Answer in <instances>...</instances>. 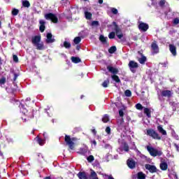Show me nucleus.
<instances>
[{
	"mask_svg": "<svg viewBox=\"0 0 179 179\" xmlns=\"http://www.w3.org/2000/svg\"><path fill=\"white\" fill-rule=\"evenodd\" d=\"M24 104H25L27 107H30V104H31V99L27 98L25 101H22V103H20L19 105L21 113H22V114L27 117H22V120H24V122H26V121H29V120L33 118L34 116L33 115V113H28L29 110H27V109L24 107Z\"/></svg>",
	"mask_w": 179,
	"mask_h": 179,
	"instance_id": "f257e3e1",
	"label": "nucleus"
},
{
	"mask_svg": "<svg viewBox=\"0 0 179 179\" xmlns=\"http://www.w3.org/2000/svg\"><path fill=\"white\" fill-rule=\"evenodd\" d=\"M78 141V138L76 137H72L71 138V136L65 135L64 137V142L69 146V149L71 150H73L75 149V143Z\"/></svg>",
	"mask_w": 179,
	"mask_h": 179,
	"instance_id": "f03ea898",
	"label": "nucleus"
},
{
	"mask_svg": "<svg viewBox=\"0 0 179 179\" xmlns=\"http://www.w3.org/2000/svg\"><path fill=\"white\" fill-rule=\"evenodd\" d=\"M146 149L148 152L150 153V156H152V157L162 156V155H163V152H162L161 150H158L157 149L153 148L152 146L147 145Z\"/></svg>",
	"mask_w": 179,
	"mask_h": 179,
	"instance_id": "7ed1b4c3",
	"label": "nucleus"
},
{
	"mask_svg": "<svg viewBox=\"0 0 179 179\" xmlns=\"http://www.w3.org/2000/svg\"><path fill=\"white\" fill-rule=\"evenodd\" d=\"M112 24L113 26L112 28L113 31H114L117 38L121 40V38L124 37L121 28H120V26H118V24H117L115 22H113Z\"/></svg>",
	"mask_w": 179,
	"mask_h": 179,
	"instance_id": "20e7f679",
	"label": "nucleus"
},
{
	"mask_svg": "<svg viewBox=\"0 0 179 179\" xmlns=\"http://www.w3.org/2000/svg\"><path fill=\"white\" fill-rule=\"evenodd\" d=\"M147 135L148 136H151V138H152L153 139H157L158 141H160V139H162V137L159 136V134L152 129H147Z\"/></svg>",
	"mask_w": 179,
	"mask_h": 179,
	"instance_id": "39448f33",
	"label": "nucleus"
},
{
	"mask_svg": "<svg viewBox=\"0 0 179 179\" xmlns=\"http://www.w3.org/2000/svg\"><path fill=\"white\" fill-rule=\"evenodd\" d=\"M45 19H46V20H51L52 23H58V17L52 13L45 14Z\"/></svg>",
	"mask_w": 179,
	"mask_h": 179,
	"instance_id": "423d86ee",
	"label": "nucleus"
},
{
	"mask_svg": "<svg viewBox=\"0 0 179 179\" xmlns=\"http://www.w3.org/2000/svg\"><path fill=\"white\" fill-rule=\"evenodd\" d=\"M128 66L131 72H132V73H135V72H136V69H138L139 68V64H138V62L134 60H131L128 64Z\"/></svg>",
	"mask_w": 179,
	"mask_h": 179,
	"instance_id": "0eeeda50",
	"label": "nucleus"
},
{
	"mask_svg": "<svg viewBox=\"0 0 179 179\" xmlns=\"http://www.w3.org/2000/svg\"><path fill=\"white\" fill-rule=\"evenodd\" d=\"M145 168L146 170L150 171V173H151L152 174H153L154 173H157V171H159V170H157V168L156 167V166L151 165L150 164H146L145 165Z\"/></svg>",
	"mask_w": 179,
	"mask_h": 179,
	"instance_id": "6e6552de",
	"label": "nucleus"
},
{
	"mask_svg": "<svg viewBox=\"0 0 179 179\" xmlns=\"http://www.w3.org/2000/svg\"><path fill=\"white\" fill-rule=\"evenodd\" d=\"M138 29L141 30V31H148V30L149 29V24L141 22L138 24Z\"/></svg>",
	"mask_w": 179,
	"mask_h": 179,
	"instance_id": "1a4fd4ad",
	"label": "nucleus"
},
{
	"mask_svg": "<svg viewBox=\"0 0 179 179\" xmlns=\"http://www.w3.org/2000/svg\"><path fill=\"white\" fill-rule=\"evenodd\" d=\"M127 164L129 169H134L136 167V162L135 161H134V159H127Z\"/></svg>",
	"mask_w": 179,
	"mask_h": 179,
	"instance_id": "9d476101",
	"label": "nucleus"
},
{
	"mask_svg": "<svg viewBox=\"0 0 179 179\" xmlns=\"http://www.w3.org/2000/svg\"><path fill=\"white\" fill-rule=\"evenodd\" d=\"M41 42V36L40 35L33 36L31 38V43L33 45H36V44Z\"/></svg>",
	"mask_w": 179,
	"mask_h": 179,
	"instance_id": "9b49d317",
	"label": "nucleus"
},
{
	"mask_svg": "<svg viewBox=\"0 0 179 179\" xmlns=\"http://www.w3.org/2000/svg\"><path fill=\"white\" fill-rule=\"evenodd\" d=\"M46 43L47 44H51L52 43H55V39L52 38V34L48 33L46 35Z\"/></svg>",
	"mask_w": 179,
	"mask_h": 179,
	"instance_id": "f8f14e48",
	"label": "nucleus"
},
{
	"mask_svg": "<svg viewBox=\"0 0 179 179\" xmlns=\"http://www.w3.org/2000/svg\"><path fill=\"white\" fill-rule=\"evenodd\" d=\"M39 24V31H41V33H44V31H45V21L40 20Z\"/></svg>",
	"mask_w": 179,
	"mask_h": 179,
	"instance_id": "ddd939ff",
	"label": "nucleus"
},
{
	"mask_svg": "<svg viewBox=\"0 0 179 179\" xmlns=\"http://www.w3.org/2000/svg\"><path fill=\"white\" fill-rule=\"evenodd\" d=\"M151 48L153 51V54H158V52H159V45H157V43H156V42H153L151 44Z\"/></svg>",
	"mask_w": 179,
	"mask_h": 179,
	"instance_id": "4468645a",
	"label": "nucleus"
},
{
	"mask_svg": "<svg viewBox=\"0 0 179 179\" xmlns=\"http://www.w3.org/2000/svg\"><path fill=\"white\" fill-rule=\"evenodd\" d=\"M169 51L171 52V54L176 57V55H177V48L176 47V45H173V44H170L169 45Z\"/></svg>",
	"mask_w": 179,
	"mask_h": 179,
	"instance_id": "2eb2a0df",
	"label": "nucleus"
},
{
	"mask_svg": "<svg viewBox=\"0 0 179 179\" xmlns=\"http://www.w3.org/2000/svg\"><path fill=\"white\" fill-rule=\"evenodd\" d=\"M107 69L108 72H110V73H113V75H117L119 72L118 69L114 68L111 66H108Z\"/></svg>",
	"mask_w": 179,
	"mask_h": 179,
	"instance_id": "dca6fc26",
	"label": "nucleus"
},
{
	"mask_svg": "<svg viewBox=\"0 0 179 179\" xmlns=\"http://www.w3.org/2000/svg\"><path fill=\"white\" fill-rule=\"evenodd\" d=\"M161 96H162V97H171V91L170 90H163L161 92Z\"/></svg>",
	"mask_w": 179,
	"mask_h": 179,
	"instance_id": "f3484780",
	"label": "nucleus"
},
{
	"mask_svg": "<svg viewBox=\"0 0 179 179\" xmlns=\"http://www.w3.org/2000/svg\"><path fill=\"white\" fill-rule=\"evenodd\" d=\"M34 47H36V50H38L39 51H43V50H44V43L39 42L34 45Z\"/></svg>",
	"mask_w": 179,
	"mask_h": 179,
	"instance_id": "a211bd4d",
	"label": "nucleus"
},
{
	"mask_svg": "<svg viewBox=\"0 0 179 179\" xmlns=\"http://www.w3.org/2000/svg\"><path fill=\"white\" fill-rule=\"evenodd\" d=\"M78 177L80 179H87V174H86V172H79L78 173Z\"/></svg>",
	"mask_w": 179,
	"mask_h": 179,
	"instance_id": "6ab92c4d",
	"label": "nucleus"
},
{
	"mask_svg": "<svg viewBox=\"0 0 179 179\" xmlns=\"http://www.w3.org/2000/svg\"><path fill=\"white\" fill-rule=\"evenodd\" d=\"M99 41H101L102 44H106V45H108V42H107V37H105L103 35H100Z\"/></svg>",
	"mask_w": 179,
	"mask_h": 179,
	"instance_id": "aec40b11",
	"label": "nucleus"
},
{
	"mask_svg": "<svg viewBox=\"0 0 179 179\" xmlns=\"http://www.w3.org/2000/svg\"><path fill=\"white\" fill-rule=\"evenodd\" d=\"M159 167L162 171H166L169 169V164L166 162H162L160 164Z\"/></svg>",
	"mask_w": 179,
	"mask_h": 179,
	"instance_id": "412c9836",
	"label": "nucleus"
},
{
	"mask_svg": "<svg viewBox=\"0 0 179 179\" xmlns=\"http://www.w3.org/2000/svg\"><path fill=\"white\" fill-rule=\"evenodd\" d=\"M144 114L147 115L148 118H152V111L149 108H144Z\"/></svg>",
	"mask_w": 179,
	"mask_h": 179,
	"instance_id": "4be33fe9",
	"label": "nucleus"
},
{
	"mask_svg": "<svg viewBox=\"0 0 179 179\" xmlns=\"http://www.w3.org/2000/svg\"><path fill=\"white\" fill-rule=\"evenodd\" d=\"M157 129L159 134H162V135H167V131H166V130L163 129V127H162V125L157 126Z\"/></svg>",
	"mask_w": 179,
	"mask_h": 179,
	"instance_id": "5701e85b",
	"label": "nucleus"
},
{
	"mask_svg": "<svg viewBox=\"0 0 179 179\" xmlns=\"http://www.w3.org/2000/svg\"><path fill=\"white\" fill-rule=\"evenodd\" d=\"M35 139L40 146H43L45 143V141L43 138H40L38 136H37Z\"/></svg>",
	"mask_w": 179,
	"mask_h": 179,
	"instance_id": "b1692460",
	"label": "nucleus"
},
{
	"mask_svg": "<svg viewBox=\"0 0 179 179\" xmlns=\"http://www.w3.org/2000/svg\"><path fill=\"white\" fill-rule=\"evenodd\" d=\"M111 78L113 80L116 82V83H121V80L120 79V77L117 76L116 74L111 76Z\"/></svg>",
	"mask_w": 179,
	"mask_h": 179,
	"instance_id": "393cba45",
	"label": "nucleus"
},
{
	"mask_svg": "<svg viewBox=\"0 0 179 179\" xmlns=\"http://www.w3.org/2000/svg\"><path fill=\"white\" fill-rule=\"evenodd\" d=\"M71 61L73 64H79L82 60L78 57H71Z\"/></svg>",
	"mask_w": 179,
	"mask_h": 179,
	"instance_id": "a878e982",
	"label": "nucleus"
},
{
	"mask_svg": "<svg viewBox=\"0 0 179 179\" xmlns=\"http://www.w3.org/2000/svg\"><path fill=\"white\" fill-rule=\"evenodd\" d=\"M85 19H87V20H90L93 15L92 14V13L89 11H85Z\"/></svg>",
	"mask_w": 179,
	"mask_h": 179,
	"instance_id": "bb28decb",
	"label": "nucleus"
},
{
	"mask_svg": "<svg viewBox=\"0 0 179 179\" xmlns=\"http://www.w3.org/2000/svg\"><path fill=\"white\" fill-rule=\"evenodd\" d=\"M137 178L138 179H146V175L143 173V172H138L137 174Z\"/></svg>",
	"mask_w": 179,
	"mask_h": 179,
	"instance_id": "cd10ccee",
	"label": "nucleus"
},
{
	"mask_svg": "<svg viewBox=\"0 0 179 179\" xmlns=\"http://www.w3.org/2000/svg\"><path fill=\"white\" fill-rule=\"evenodd\" d=\"M108 121H110V117L108 116V115L105 114L102 117V122H103L106 124L108 122Z\"/></svg>",
	"mask_w": 179,
	"mask_h": 179,
	"instance_id": "c85d7f7f",
	"label": "nucleus"
},
{
	"mask_svg": "<svg viewBox=\"0 0 179 179\" xmlns=\"http://www.w3.org/2000/svg\"><path fill=\"white\" fill-rule=\"evenodd\" d=\"M10 73L14 75V78H13V83H15V82H16V80L17 79V77L19 76V73H16L15 72V70H10Z\"/></svg>",
	"mask_w": 179,
	"mask_h": 179,
	"instance_id": "c756f323",
	"label": "nucleus"
},
{
	"mask_svg": "<svg viewBox=\"0 0 179 179\" xmlns=\"http://www.w3.org/2000/svg\"><path fill=\"white\" fill-rule=\"evenodd\" d=\"M22 6L24 8H30V2L27 0L22 1Z\"/></svg>",
	"mask_w": 179,
	"mask_h": 179,
	"instance_id": "7c9ffc66",
	"label": "nucleus"
},
{
	"mask_svg": "<svg viewBox=\"0 0 179 179\" xmlns=\"http://www.w3.org/2000/svg\"><path fill=\"white\" fill-rule=\"evenodd\" d=\"M117 51V47L116 46H112L108 49L109 54H114Z\"/></svg>",
	"mask_w": 179,
	"mask_h": 179,
	"instance_id": "2f4dec72",
	"label": "nucleus"
},
{
	"mask_svg": "<svg viewBox=\"0 0 179 179\" xmlns=\"http://www.w3.org/2000/svg\"><path fill=\"white\" fill-rule=\"evenodd\" d=\"M108 85H110V80L108 78H107L102 83V86H103V87H108Z\"/></svg>",
	"mask_w": 179,
	"mask_h": 179,
	"instance_id": "473e14b6",
	"label": "nucleus"
},
{
	"mask_svg": "<svg viewBox=\"0 0 179 179\" xmlns=\"http://www.w3.org/2000/svg\"><path fill=\"white\" fill-rule=\"evenodd\" d=\"M138 62L142 64H145V62H146V57L142 56L140 59H138Z\"/></svg>",
	"mask_w": 179,
	"mask_h": 179,
	"instance_id": "72a5a7b5",
	"label": "nucleus"
},
{
	"mask_svg": "<svg viewBox=\"0 0 179 179\" xmlns=\"http://www.w3.org/2000/svg\"><path fill=\"white\" fill-rule=\"evenodd\" d=\"M87 160L89 163H92V162H94V156L90 155L87 157Z\"/></svg>",
	"mask_w": 179,
	"mask_h": 179,
	"instance_id": "f704fd0d",
	"label": "nucleus"
},
{
	"mask_svg": "<svg viewBox=\"0 0 179 179\" xmlns=\"http://www.w3.org/2000/svg\"><path fill=\"white\" fill-rule=\"evenodd\" d=\"M115 31H112L110 33H109L108 34V38H110V40H113V38H115Z\"/></svg>",
	"mask_w": 179,
	"mask_h": 179,
	"instance_id": "c9c22d12",
	"label": "nucleus"
},
{
	"mask_svg": "<svg viewBox=\"0 0 179 179\" xmlns=\"http://www.w3.org/2000/svg\"><path fill=\"white\" fill-rule=\"evenodd\" d=\"M11 13L13 16H17V15H19V10L17 8H13Z\"/></svg>",
	"mask_w": 179,
	"mask_h": 179,
	"instance_id": "e433bc0d",
	"label": "nucleus"
},
{
	"mask_svg": "<svg viewBox=\"0 0 179 179\" xmlns=\"http://www.w3.org/2000/svg\"><path fill=\"white\" fill-rule=\"evenodd\" d=\"M73 41H74V43L79 44V43H80V41H82V38H80V36H77L74 38Z\"/></svg>",
	"mask_w": 179,
	"mask_h": 179,
	"instance_id": "4c0bfd02",
	"label": "nucleus"
},
{
	"mask_svg": "<svg viewBox=\"0 0 179 179\" xmlns=\"http://www.w3.org/2000/svg\"><path fill=\"white\" fill-rule=\"evenodd\" d=\"M124 94L127 97H131V96H132V92H131V90H127L124 92Z\"/></svg>",
	"mask_w": 179,
	"mask_h": 179,
	"instance_id": "58836bf2",
	"label": "nucleus"
},
{
	"mask_svg": "<svg viewBox=\"0 0 179 179\" xmlns=\"http://www.w3.org/2000/svg\"><path fill=\"white\" fill-rule=\"evenodd\" d=\"M64 48H71V43L65 41L64 42Z\"/></svg>",
	"mask_w": 179,
	"mask_h": 179,
	"instance_id": "ea45409f",
	"label": "nucleus"
},
{
	"mask_svg": "<svg viewBox=\"0 0 179 179\" xmlns=\"http://www.w3.org/2000/svg\"><path fill=\"white\" fill-rule=\"evenodd\" d=\"M90 177H92V178H98L97 177V173H96V172L92 169L91 170Z\"/></svg>",
	"mask_w": 179,
	"mask_h": 179,
	"instance_id": "a19ab883",
	"label": "nucleus"
},
{
	"mask_svg": "<svg viewBox=\"0 0 179 179\" xmlns=\"http://www.w3.org/2000/svg\"><path fill=\"white\" fill-rule=\"evenodd\" d=\"M136 110H143V106L141 103H136Z\"/></svg>",
	"mask_w": 179,
	"mask_h": 179,
	"instance_id": "79ce46f5",
	"label": "nucleus"
},
{
	"mask_svg": "<svg viewBox=\"0 0 179 179\" xmlns=\"http://www.w3.org/2000/svg\"><path fill=\"white\" fill-rule=\"evenodd\" d=\"M6 83V78L3 77L0 79V85H5Z\"/></svg>",
	"mask_w": 179,
	"mask_h": 179,
	"instance_id": "37998d69",
	"label": "nucleus"
},
{
	"mask_svg": "<svg viewBox=\"0 0 179 179\" xmlns=\"http://www.w3.org/2000/svg\"><path fill=\"white\" fill-rule=\"evenodd\" d=\"M110 11L112 13H113V15H117L118 13V10L115 8H111Z\"/></svg>",
	"mask_w": 179,
	"mask_h": 179,
	"instance_id": "c03bdc74",
	"label": "nucleus"
},
{
	"mask_svg": "<svg viewBox=\"0 0 179 179\" xmlns=\"http://www.w3.org/2000/svg\"><path fill=\"white\" fill-rule=\"evenodd\" d=\"M123 149L124 152H129V145H128L127 143H124Z\"/></svg>",
	"mask_w": 179,
	"mask_h": 179,
	"instance_id": "a18cd8bd",
	"label": "nucleus"
},
{
	"mask_svg": "<svg viewBox=\"0 0 179 179\" xmlns=\"http://www.w3.org/2000/svg\"><path fill=\"white\" fill-rule=\"evenodd\" d=\"M13 59L14 62H19V57L16 55H13Z\"/></svg>",
	"mask_w": 179,
	"mask_h": 179,
	"instance_id": "49530a36",
	"label": "nucleus"
},
{
	"mask_svg": "<svg viewBox=\"0 0 179 179\" xmlns=\"http://www.w3.org/2000/svg\"><path fill=\"white\" fill-rule=\"evenodd\" d=\"M106 134H108V135H110V134H111V128H110V127H107L106 128Z\"/></svg>",
	"mask_w": 179,
	"mask_h": 179,
	"instance_id": "de8ad7c7",
	"label": "nucleus"
},
{
	"mask_svg": "<svg viewBox=\"0 0 179 179\" xmlns=\"http://www.w3.org/2000/svg\"><path fill=\"white\" fill-rule=\"evenodd\" d=\"M179 24V18L176 17L173 20V24Z\"/></svg>",
	"mask_w": 179,
	"mask_h": 179,
	"instance_id": "09e8293b",
	"label": "nucleus"
},
{
	"mask_svg": "<svg viewBox=\"0 0 179 179\" xmlns=\"http://www.w3.org/2000/svg\"><path fill=\"white\" fill-rule=\"evenodd\" d=\"M91 24L92 26H99V21H92Z\"/></svg>",
	"mask_w": 179,
	"mask_h": 179,
	"instance_id": "8fccbe9b",
	"label": "nucleus"
},
{
	"mask_svg": "<svg viewBox=\"0 0 179 179\" xmlns=\"http://www.w3.org/2000/svg\"><path fill=\"white\" fill-rule=\"evenodd\" d=\"M119 115L120 117H124V110L122 109L119 110Z\"/></svg>",
	"mask_w": 179,
	"mask_h": 179,
	"instance_id": "3c124183",
	"label": "nucleus"
},
{
	"mask_svg": "<svg viewBox=\"0 0 179 179\" xmlns=\"http://www.w3.org/2000/svg\"><path fill=\"white\" fill-rule=\"evenodd\" d=\"M165 3H166V0H161V1H159V5H160V6H164Z\"/></svg>",
	"mask_w": 179,
	"mask_h": 179,
	"instance_id": "603ef678",
	"label": "nucleus"
},
{
	"mask_svg": "<svg viewBox=\"0 0 179 179\" xmlns=\"http://www.w3.org/2000/svg\"><path fill=\"white\" fill-rule=\"evenodd\" d=\"M91 132H92L94 135H96L97 134V131H96V129H91Z\"/></svg>",
	"mask_w": 179,
	"mask_h": 179,
	"instance_id": "864d4df0",
	"label": "nucleus"
},
{
	"mask_svg": "<svg viewBox=\"0 0 179 179\" xmlns=\"http://www.w3.org/2000/svg\"><path fill=\"white\" fill-rule=\"evenodd\" d=\"M91 143L92 145H94V146H96L97 145V142L96 141V140H93L91 141Z\"/></svg>",
	"mask_w": 179,
	"mask_h": 179,
	"instance_id": "5fc2aeb1",
	"label": "nucleus"
},
{
	"mask_svg": "<svg viewBox=\"0 0 179 179\" xmlns=\"http://www.w3.org/2000/svg\"><path fill=\"white\" fill-rule=\"evenodd\" d=\"M76 50L79 51V50H80V45H77L76 48Z\"/></svg>",
	"mask_w": 179,
	"mask_h": 179,
	"instance_id": "6e6d98bb",
	"label": "nucleus"
},
{
	"mask_svg": "<svg viewBox=\"0 0 179 179\" xmlns=\"http://www.w3.org/2000/svg\"><path fill=\"white\" fill-rule=\"evenodd\" d=\"M43 179H51V176H46Z\"/></svg>",
	"mask_w": 179,
	"mask_h": 179,
	"instance_id": "4d7b16f0",
	"label": "nucleus"
},
{
	"mask_svg": "<svg viewBox=\"0 0 179 179\" xmlns=\"http://www.w3.org/2000/svg\"><path fill=\"white\" fill-rule=\"evenodd\" d=\"M108 179H114V178L113 177V176L110 175L108 176Z\"/></svg>",
	"mask_w": 179,
	"mask_h": 179,
	"instance_id": "13d9d810",
	"label": "nucleus"
},
{
	"mask_svg": "<svg viewBox=\"0 0 179 179\" xmlns=\"http://www.w3.org/2000/svg\"><path fill=\"white\" fill-rule=\"evenodd\" d=\"M99 3L100 4L103 3V0H99Z\"/></svg>",
	"mask_w": 179,
	"mask_h": 179,
	"instance_id": "bf43d9fd",
	"label": "nucleus"
},
{
	"mask_svg": "<svg viewBox=\"0 0 179 179\" xmlns=\"http://www.w3.org/2000/svg\"><path fill=\"white\" fill-rule=\"evenodd\" d=\"M84 97H85L84 95H81V96H80V99H83Z\"/></svg>",
	"mask_w": 179,
	"mask_h": 179,
	"instance_id": "052dcab7",
	"label": "nucleus"
},
{
	"mask_svg": "<svg viewBox=\"0 0 179 179\" xmlns=\"http://www.w3.org/2000/svg\"><path fill=\"white\" fill-rule=\"evenodd\" d=\"M92 179H99V178H92Z\"/></svg>",
	"mask_w": 179,
	"mask_h": 179,
	"instance_id": "680f3d73",
	"label": "nucleus"
},
{
	"mask_svg": "<svg viewBox=\"0 0 179 179\" xmlns=\"http://www.w3.org/2000/svg\"><path fill=\"white\" fill-rule=\"evenodd\" d=\"M43 136H45V133L43 134Z\"/></svg>",
	"mask_w": 179,
	"mask_h": 179,
	"instance_id": "e2e57ef3",
	"label": "nucleus"
},
{
	"mask_svg": "<svg viewBox=\"0 0 179 179\" xmlns=\"http://www.w3.org/2000/svg\"><path fill=\"white\" fill-rule=\"evenodd\" d=\"M1 21H0V27H1Z\"/></svg>",
	"mask_w": 179,
	"mask_h": 179,
	"instance_id": "0e129e2a",
	"label": "nucleus"
},
{
	"mask_svg": "<svg viewBox=\"0 0 179 179\" xmlns=\"http://www.w3.org/2000/svg\"><path fill=\"white\" fill-rule=\"evenodd\" d=\"M0 62H1V58H0Z\"/></svg>",
	"mask_w": 179,
	"mask_h": 179,
	"instance_id": "69168bd1",
	"label": "nucleus"
},
{
	"mask_svg": "<svg viewBox=\"0 0 179 179\" xmlns=\"http://www.w3.org/2000/svg\"><path fill=\"white\" fill-rule=\"evenodd\" d=\"M84 1H87V0H84Z\"/></svg>",
	"mask_w": 179,
	"mask_h": 179,
	"instance_id": "338daca9",
	"label": "nucleus"
},
{
	"mask_svg": "<svg viewBox=\"0 0 179 179\" xmlns=\"http://www.w3.org/2000/svg\"><path fill=\"white\" fill-rule=\"evenodd\" d=\"M0 179H1V177H0Z\"/></svg>",
	"mask_w": 179,
	"mask_h": 179,
	"instance_id": "774afa93",
	"label": "nucleus"
}]
</instances>
